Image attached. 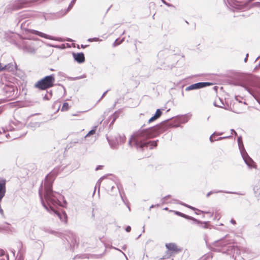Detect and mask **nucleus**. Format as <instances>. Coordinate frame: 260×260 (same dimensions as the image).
Masks as SVG:
<instances>
[{
    "instance_id": "obj_1",
    "label": "nucleus",
    "mask_w": 260,
    "mask_h": 260,
    "mask_svg": "<svg viewBox=\"0 0 260 260\" xmlns=\"http://www.w3.org/2000/svg\"><path fill=\"white\" fill-rule=\"evenodd\" d=\"M173 126L166 122H162L150 128L143 130L138 132L134 135L129 140V143L131 145H134L137 148H140L142 151L145 147L151 146V148L156 147L157 143L156 141H149L145 142V140L153 138L160 133H162L168 128L172 127Z\"/></svg>"
},
{
    "instance_id": "obj_2",
    "label": "nucleus",
    "mask_w": 260,
    "mask_h": 260,
    "mask_svg": "<svg viewBox=\"0 0 260 260\" xmlns=\"http://www.w3.org/2000/svg\"><path fill=\"white\" fill-rule=\"evenodd\" d=\"M17 97V87L11 84H5L1 90V103L15 100Z\"/></svg>"
},
{
    "instance_id": "obj_3",
    "label": "nucleus",
    "mask_w": 260,
    "mask_h": 260,
    "mask_svg": "<svg viewBox=\"0 0 260 260\" xmlns=\"http://www.w3.org/2000/svg\"><path fill=\"white\" fill-rule=\"evenodd\" d=\"M53 180L54 177L52 175L49 174L46 176L44 182L45 190L44 197L47 203L54 205L56 203L57 199L54 196L51 188Z\"/></svg>"
},
{
    "instance_id": "obj_4",
    "label": "nucleus",
    "mask_w": 260,
    "mask_h": 260,
    "mask_svg": "<svg viewBox=\"0 0 260 260\" xmlns=\"http://www.w3.org/2000/svg\"><path fill=\"white\" fill-rule=\"evenodd\" d=\"M55 81L54 75L47 76L37 82L35 87L41 90H45L52 87L54 85Z\"/></svg>"
},
{
    "instance_id": "obj_5",
    "label": "nucleus",
    "mask_w": 260,
    "mask_h": 260,
    "mask_svg": "<svg viewBox=\"0 0 260 260\" xmlns=\"http://www.w3.org/2000/svg\"><path fill=\"white\" fill-rule=\"evenodd\" d=\"M34 2L32 0H18L14 4L13 7L15 9H20L27 7L30 3Z\"/></svg>"
},
{
    "instance_id": "obj_6",
    "label": "nucleus",
    "mask_w": 260,
    "mask_h": 260,
    "mask_svg": "<svg viewBox=\"0 0 260 260\" xmlns=\"http://www.w3.org/2000/svg\"><path fill=\"white\" fill-rule=\"evenodd\" d=\"M212 84L210 82H199L191 84L190 86L186 87V90H191L193 89H200L205 87L207 86L212 85Z\"/></svg>"
},
{
    "instance_id": "obj_7",
    "label": "nucleus",
    "mask_w": 260,
    "mask_h": 260,
    "mask_svg": "<svg viewBox=\"0 0 260 260\" xmlns=\"http://www.w3.org/2000/svg\"><path fill=\"white\" fill-rule=\"evenodd\" d=\"M17 70V66L15 62H11L3 66L1 63V71H5L8 72H14Z\"/></svg>"
},
{
    "instance_id": "obj_8",
    "label": "nucleus",
    "mask_w": 260,
    "mask_h": 260,
    "mask_svg": "<svg viewBox=\"0 0 260 260\" xmlns=\"http://www.w3.org/2000/svg\"><path fill=\"white\" fill-rule=\"evenodd\" d=\"M166 246L167 248L172 252L177 253L181 251V249L175 243H168L166 244Z\"/></svg>"
},
{
    "instance_id": "obj_9",
    "label": "nucleus",
    "mask_w": 260,
    "mask_h": 260,
    "mask_svg": "<svg viewBox=\"0 0 260 260\" xmlns=\"http://www.w3.org/2000/svg\"><path fill=\"white\" fill-rule=\"evenodd\" d=\"M73 56L75 60L78 63H83L85 61V57L83 53H74Z\"/></svg>"
},
{
    "instance_id": "obj_10",
    "label": "nucleus",
    "mask_w": 260,
    "mask_h": 260,
    "mask_svg": "<svg viewBox=\"0 0 260 260\" xmlns=\"http://www.w3.org/2000/svg\"><path fill=\"white\" fill-rule=\"evenodd\" d=\"M25 31H27L28 32H30V33H31L32 34L38 35L41 37H42V38H44L45 39H50V38L48 35H46L44 33H43L42 32H40V31H37L36 30L26 29H25Z\"/></svg>"
},
{
    "instance_id": "obj_11",
    "label": "nucleus",
    "mask_w": 260,
    "mask_h": 260,
    "mask_svg": "<svg viewBox=\"0 0 260 260\" xmlns=\"http://www.w3.org/2000/svg\"><path fill=\"white\" fill-rule=\"evenodd\" d=\"M161 115V111L160 109H157L155 112V115L149 119L148 123H150L154 121V120H156L157 119L159 118Z\"/></svg>"
},
{
    "instance_id": "obj_12",
    "label": "nucleus",
    "mask_w": 260,
    "mask_h": 260,
    "mask_svg": "<svg viewBox=\"0 0 260 260\" xmlns=\"http://www.w3.org/2000/svg\"><path fill=\"white\" fill-rule=\"evenodd\" d=\"M245 163L249 167H254L255 163L253 160L249 156H246L244 158Z\"/></svg>"
},
{
    "instance_id": "obj_13",
    "label": "nucleus",
    "mask_w": 260,
    "mask_h": 260,
    "mask_svg": "<svg viewBox=\"0 0 260 260\" xmlns=\"http://www.w3.org/2000/svg\"><path fill=\"white\" fill-rule=\"evenodd\" d=\"M1 199L4 196L6 192V181L1 180Z\"/></svg>"
},
{
    "instance_id": "obj_14",
    "label": "nucleus",
    "mask_w": 260,
    "mask_h": 260,
    "mask_svg": "<svg viewBox=\"0 0 260 260\" xmlns=\"http://www.w3.org/2000/svg\"><path fill=\"white\" fill-rule=\"evenodd\" d=\"M70 106L68 103H64L61 108V111H67L70 109Z\"/></svg>"
},
{
    "instance_id": "obj_15",
    "label": "nucleus",
    "mask_w": 260,
    "mask_h": 260,
    "mask_svg": "<svg viewBox=\"0 0 260 260\" xmlns=\"http://www.w3.org/2000/svg\"><path fill=\"white\" fill-rule=\"evenodd\" d=\"M254 191L256 196H259L260 195V184L254 186Z\"/></svg>"
},
{
    "instance_id": "obj_16",
    "label": "nucleus",
    "mask_w": 260,
    "mask_h": 260,
    "mask_svg": "<svg viewBox=\"0 0 260 260\" xmlns=\"http://www.w3.org/2000/svg\"><path fill=\"white\" fill-rule=\"evenodd\" d=\"M96 127L95 126L93 129L90 131L86 135V137H89L91 135H94L96 132Z\"/></svg>"
},
{
    "instance_id": "obj_17",
    "label": "nucleus",
    "mask_w": 260,
    "mask_h": 260,
    "mask_svg": "<svg viewBox=\"0 0 260 260\" xmlns=\"http://www.w3.org/2000/svg\"><path fill=\"white\" fill-rule=\"evenodd\" d=\"M189 208H190V209H192V210H198V211H199V212H201V210H198V209H196V208H193V207H192L189 206ZM202 213H208V214H211V215H213V212H204V211H202Z\"/></svg>"
},
{
    "instance_id": "obj_18",
    "label": "nucleus",
    "mask_w": 260,
    "mask_h": 260,
    "mask_svg": "<svg viewBox=\"0 0 260 260\" xmlns=\"http://www.w3.org/2000/svg\"><path fill=\"white\" fill-rule=\"evenodd\" d=\"M63 216L64 218V222L67 223V215L66 213L63 214Z\"/></svg>"
},
{
    "instance_id": "obj_19",
    "label": "nucleus",
    "mask_w": 260,
    "mask_h": 260,
    "mask_svg": "<svg viewBox=\"0 0 260 260\" xmlns=\"http://www.w3.org/2000/svg\"><path fill=\"white\" fill-rule=\"evenodd\" d=\"M126 231L127 232H129L131 230V228L130 226H127L126 228V229H125Z\"/></svg>"
},
{
    "instance_id": "obj_20",
    "label": "nucleus",
    "mask_w": 260,
    "mask_h": 260,
    "mask_svg": "<svg viewBox=\"0 0 260 260\" xmlns=\"http://www.w3.org/2000/svg\"><path fill=\"white\" fill-rule=\"evenodd\" d=\"M1 256H2L5 255V251L1 249Z\"/></svg>"
},
{
    "instance_id": "obj_21",
    "label": "nucleus",
    "mask_w": 260,
    "mask_h": 260,
    "mask_svg": "<svg viewBox=\"0 0 260 260\" xmlns=\"http://www.w3.org/2000/svg\"><path fill=\"white\" fill-rule=\"evenodd\" d=\"M231 221L234 224H235L236 223L235 220H234V219H232Z\"/></svg>"
},
{
    "instance_id": "obj_22",
    "label": "nucleus",
    "mask_w": 260,
    "mask_h": 260,
    "mask_svg": "<svg viewBox=\"0 0 260 260\" xmlns=\"http://www.w3.org/2000/svg\"><path fill=\"white\" fill-rule=\"evenodd\" d=\"M176 214H178V215H181V216H184L182 214L180 213V212H176Z\"/></svg>"
},
{
    "instance_id": "obj_23",
    "label": "nucleus",
    "mask_w": 260,
    "mask_h": 260,
    "mask_svg": "<svg viewBox=\"0 0 260 260\" xmlns=\"http://www.w3.org/2000/svg\"><path fill=\"white\" fill-rule=\"evenodd\" d=\"M57 215L61 218V214L59 213H57Z\"/></svg>"
},
{
    "instance_id": "obj_24",
    "label": "nucleus",
    "mask_w": 260,
    "mask_h": 260,
    "mask_svg": "<svg viewBox=\"0 0 260 260\" xmlns=\"http://www.w3.org/2000/svg\"><path fill=\"white\" fill-rule=\"evenodd\" d=\"M85 47V46H84L83 45H81V48H84Z\"/></svg>"
},
{
    "instance_id": "obj_25",
    "label": "nucleus",
    "mask_w": 260,
    "mask_h": 260,
    "mask_svg": "<svg viewBox=\"0 0 260 260\" xmlns=\"http://www.w3.org/2000/svg\"><path fill=\"white\" fill-rule=\"evenodd\" d=\"M170 197H171V196H167V197H166L165 198H170Z\"/></svg>"
},
{
    "instance_id": "obj_26",
    "label": "nucleus",
    "mask_w": 260,
    "mask_h": 260,
    "mask_svg": "<svg viewBox=\"0 0 260 260\" xmlns=\"http://www.w3.org/2000/svg\"><path fill=\"white\" fill-rule=\"evenodd\" d=\"M6 256L7 258L8 259H9V257H8V255H6Z\"/></svg>"
},
{
    "instance_id": "obj_27",
    "label": "nucleus",
    "mask_w": 260,
    "mask_h": 260,
    "mask_svg": "<svg viewBox=\"0 0 260 260\" xmlns=\"http://www.w3.org/2000/svg\"><path fill=\"white\" fill-rule=\"evenodd\" d=\"M209 195H210V193H208L207 196H209Z\"/></svg>"
},
{
    "instance_id": "obj_28",
    "label": "nucleus",
    "mask_w": 260,
    "mask_h": 260,
    "mask_svg": "<svg viewBox=\"0 0 260 260\" xmlns=\"http://www.w3.org/2000/svg\"><path fill=\"white\" fill-rule=\"evenodd\" d=\"M111 188H112V189H113V188H114V187L113 186H112L111 187Z\"/></svg>"
}]
</instances>
